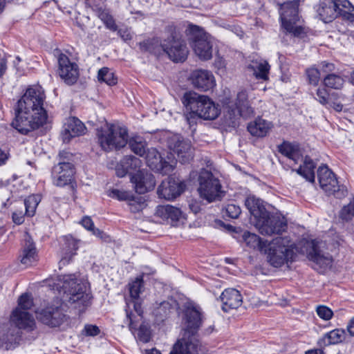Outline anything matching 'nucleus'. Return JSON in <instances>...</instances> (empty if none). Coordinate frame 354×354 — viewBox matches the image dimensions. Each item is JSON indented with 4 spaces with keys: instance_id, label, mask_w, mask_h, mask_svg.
Returning a JSON list of instances; mask_svg holds the SVG:
<instances>
[{
    "instance_id": "obj_1",
    "label": "nucleus",
    "mask_w": 354,
    "mask_h": 354,
    "mask_svg": "<svg viewBox=\"0 0 354 354\" xmlns=\"http://www.w3.org/2000/svg\"><path fill=\"white\" fill-rule=\"evenodd\" d=\"M46 95L39 85L28 88L17 102L15 118L12 124L22 134L43 126L47 120V112L44 108Z\"/></svg>"
},
{
    "instance_id": "obj_2",
    "label": "nucleus",
    "mask_w": 354,
    "mask_h": 354,
    "mask_svg": "<svg viewBox=\"0 0 354 354\" xmlns=\"http://www.w3.org/2000/svg\"><path fill=\"white\" fill-rule=\"evenodd\" d=\"M183 322V337L174 344L170 354H198V341L195 334L202 323L201 308L188 304L184 312Z\"/></svg>"
},
{
    "instance_id": "obj_3",
    "label": "nucleus",
    "mask_w": 354,
    "mask_h": 354,
    "mask_svg": "<svg viewBox=\"0 0 354 354\" xmlns=\"http://www.w3.org/2000/svg\"><path fill=\"white\" fill-rule=\"evenodd\" d=\"M245 205L253 216L255 226L261 234L269 236L279 234L286 229L287 223L285 218L270 214L259 198L249 196L245 199Z\"/></svg>"
},
{
    "instance_id": "obj_4",
    "label": "nucleus",
    "mask_w": 354,
    "mask_h": 354,
    "mask_svg": "<svg viewBox=\"0 0 354 354\" xmlns=\"http://www.w3.org/2000/svg\"><path fill=\"white\" fill-rule=\"evenodd\" d=\"M55 286L59 292H63V299L73 304L80 312L91 304V295L86 283L78 279L75 274L59 276Z\"/></svg>"
},
{
    "instance_id": "obj_5",
    "label": "nucleus",
    "mask_w": 354,
    "mask_h": 354,
    "mask_svg": "<svg viewBox=\"0 0 354 354\" xmlns=\"http://www.w3.org/2000/svg\"><path fill=\"white\" fill-rule=\"evenodd\" d=\"M183 105L190 111L189 116L196 115L205 120H214L221 113L220 106L209 97L195 92H187L182 99Z\"/></svg>"
},
{
    "instance_id": "obj_6",
    "label": "nucleus",
    "mask_w": 354,
    "mask_h": 354,
    "mask_svg": "<svg viewBox=\"0 0 354 354\" xmlns=\"http://www.w3.org/2000/svg\"><path fill=\"white\" fill-rule=\"evenodd\" d=\"M246 91L242 90L237 93L236 102L225 99L223 103L224 106L225 122L230 127H235L241 118H248L254 114V110L248 101Z\"/></svg>"
},
{
    "instance_id": "obj_7",
    "label": "nucleus",
    "mask_w": 354,
    "mask_h": 354,
    "mask_svg": "<svg viewBox=\"0 0 354 354\" xmlns=\"http://www.w3.org/2000/svg\"><path fill=\"white\" fill-rule=\"evenodd\" d=\"M97 136L102 149L106 151L122 148L128 142V132L125 127L107 122L97 129Z\"/></svg>"
},
{
    "instance_id": "obj_8",
    "label": "nucleus",
    "mask_w": 354,
    "mask_h": 354,
    "mask_svg": "<svg viewBox=\"0 0 354 354\" xmlns=\"http://www.w3.org/2000/svg\"><path fill=\"white\" fill-rule=\"evenodd\" d=\"M279 151L287 157L294 165L303 161V165L295 170V171L300 176H303L306 180L314 183L315 182V164L312 159L306 156L304 160L301 153L299 150L298 145L284 142L279 146ZM295 171V169H292Z\"/></svg>"
},
{
    "instance_id": "obj_9",
    "label": "nucleus",
    "mask_w": 354,
    "mask_h": 354,
    "mask_svg": "<svg viewBox=\"0 0 354 354\" xmlns=\"http://www.w3.org/2000/svg\"><path fill=\"white\" fill-rule=\"evenodd\" d=\"M268 261L275 268L281 267L285 263L293 261L295 255L288 237L279 236L273 239L264 250Z\"/></svg>"
},
{
    "instance_id": "obj_10",
    "label": "nucleus",
    "mask_w": 354,
    "mask_h": 354,
    "mask_svg": "<svg viewBox=\"0 0 354 354\" xmlns=\"http://www.w3.org/2000/svg\"><path fill=\"white\" fill-rule=\"evenodd\" d=\"M186 34L195 54L201 59L208 60L212 57V41L210 35L199 26L193 24L188 25Z\"/></svg>"
},
{
    "instance_id": "obj_11",
    "label": "nucleus",
    "mask_w": 354,
    "mask_h": 354,
    "mask_svg": "<svg viewBox=\"0 0 354 354\" xmlns=\"http://www.w3.org/2000/svg\"><path fill=\"white\" fill-rule=\"evenodd\" d=\"M299 0H293L284 3L280 8L282 27L295 37H301L304 33L302 26L297 24L299 21Z\"/></svg>"
},
{
    "instance_id": "obj_12",
    "label": "nucleus",
    "mask_w": 354,
    "mask_h": 354,
    "mask_svg": "<svg viewBox=\"0 0 354 354\" xmlns=\"http://www.w3.org/2000/svg\"><path fill=\"white\" fill-rule=\"evenodd\" d=\"M198 192L201 196L208 202L221 197V185L218 179L207 170H202L199 176Z\"/></svg>"
},
{
    "instance_id": "obj_13",
    "label": "nucleus",
    "mask_w": 354,
    "mask_h": 354,
    "mask_svg": "<svg viewBox=\"0 0 354 354\" xmlns=\"http://www.w3.org/2000/svg\"><path fill=\"white\" fill-rule=\"evenodd\" d=\"M317 177L321 188L328 195L333 194L337 198L346 195L347 191L340 186L334 173L325 165L319 167Z\"/></svg>"
},
{
    "instance_id": "obj_14",
    "label": "nucleus",
    "mask_w": 354,
    "mask_h": 354,
    "mask_svg": "<svg viewBox=\"0 0 354 354\" xmlns=\"http://www.w3.org/2000/svg\"><path fill=\"white\" fill-rule=\"evenodd\" d=\"M167 142L169 148L176 154L181 163L185 164L192 160L194 149L188 139L176 134L170 136Z\"/></svg>"
},
{
    "instance_id": "obj_15",
    "label": "nucleus",
    "mask_w": 354,
    "mask_h": 354,
    "mask_svg": "<svg viewBox=\"0 0 354 354\" xmlns=\"http://www.w3.org/2000/svg\"><path fill=\"white\" fill-rule=\"evenodd\" d=\"M161 46L174 62H183L187 58L188 50L185 41L176 35L171 34Z\"/></svg>"
},
{
    "instance_id": "obj_16",
    "label": "nucleus",
    "mask_w": 354,
    "mask_h": 354,
    "mask_svg": "<svg viewBox=\"0 0 354 354\" xmlns=\"http://www.w3.org/2000/svg\"><path fill=\"white\" fill-rule=\"evenodd\" d=\"M323 245L322 242L316 240H313L309 243L310 248L307 257L314 263L313 267L317 270L329 267L332 262L331 256L321 250Z\"/></svg>"
},
{
    "instance_id": "obj_17",
    "label": "nucleus",
    "mask_w": 354,
    "mask_h": 354,
    "mask_svg": "<svg viewBox=\"0 0 354 354\" xmlns=\"http://www.w3.org/2000/svg\"><path fill=\"white\" fill-rule=\"evenodd\" d=\"M189 80L195 88L204 92L212 90L216 85L214 75L206 69L193 71L189 75Z\"/></svg>"
},
{
    "instance_id": "obj_18",
    "label": "nucleus",
    "mask_w": 354,
    "mask_h": 354,
    "mask_svg": "<svg viewBox=\"0 0 354 354\" xmlns=\"http://www.w3.org/2000/svg\"><path fill=\"white\" fill-rule=\"evenodd\" d=\"M75 168L72 163L60 162L52 170L53 183L57 187H64L71 183Z\"/></svg>"
},
{
    "instance_id": "obj_19",
    "label": "nucleus",
    "mask_w": 354,
    "mask_h": 354,
    "mask_svg": "<svg viewBox=\"0 0 354 354\" xmlns=\"http://www.w3.org/2000/svg\"><path fill=\"white\" fill-rule=\"evenodd\" d=\"M58 73L60 77L67 84L75 83L79 77L77 65L71 62L68 57L63 53H61L58 57Z\"/></svg>"
},
{
    "instance_id": "obj_20",
    "label": "nucleus",
    "mask_w": 354,
    "mask_h": 354,
    "mask_svg": "<svg viewBox=\"0 0 354 354\" xmlns=\"http://www.w3.org/2000/svg\"><path fill=\"white\" fill-rule=\"evenodd\" d=\"M86 127L77 118L69 117L64 122L61 138L64 142H69L72 138L84 134Z\"/></svg>"
},
{
    "instance_id": "obj_21",
    "label": "nucleus",
    "mask_w": 354,
    "mask_h": 354,
    "mask_svg": "<svg viewBox=\"0 0 354 354\" xmlns=\"http://www.w3.org/2000/svg\"><path fill=\"white\" fill-rule=\"evenodd\" d=\"M185 189V185L173 178H168L161 183L157 189L159 198L166 200L174 199L180 196Z\"/></svg>"
},
{
    "instance_id": "obj_22",
    "label": "nucleus",
    "mask_w": 354,
    "mask_h": 354,
    "mask_svg": "<svg viewBox=\"0 0 354 354\" xmlns=\"http://www.w3.org/2000/svg\"><path fill=\"white\" fill-rule=\"evenodd\" d=\"M38 319L47 326L58 327L64 322L66 315L59 306H50L39 313Z\"/></svg>"
},
{
    "instance_id": "obj_23",
    "label": "nucleus",
    "mask_w": 354,
    "mask_h": 354,
    "mask_svg": "<svg viewBox=\"0 0 354 354\" xmlns=\"http://www.w3.org/2000/svg\"><path fill=\"white\" fill-rule=\"evenodd\" d=\"M146 161L149 167L154 171L167 174L173 170V166L164 160L155 148L148 149L146 153Z\"/></svg>"
},
{
    "instance_id": "obj_24",
    "label": "nucleus",
    "mask_w": 354,
    "mask_h": 354,
    "mask_svg": "<svg viewBox=\"0 0 354 354\" xmlns=\"http://www.w3.org/2000/svg\"><path fill=\"white\" fill-rule=\"evenodd\" d=\"M136 192L140 194L149 192L155 187L156 180L153 174L144 171H138L131 177Z\"/></svg>"
},
{
    "instance_id": "obj_25",
    "label": "nucleus",
    "mask_w": 354,
    "mask_h": 354,
    "mask_svg": "<svg viewBox=\"0 0 354 354\" xmlns=\"http://www.w3.org/2000/svg\"><path fill=\"white\" fill-rule=\"evenodd\" d=\"M10 321L19 329L31 331L35 328V321L33 316L28 311L15 308L10 316Z\"/></svg>"
},
{
    "instance_id": "obj_26",
    "label": "nucleus",
    "mask_w": 354,
    "mask_h": 354,
    "mask_svg": "<svg viewBox=\"0 0 354 354\" xmlns=\"http://www.w3.org/2000/svg\"><path fill=\"white\" fill-rule=\"evenodd\" d=\"M222 310L226 313L238 308L242 304V296L239 291L234 288H227L221 295Z\"/></svg>"
},
{
    "instance_id": "obj_27",
    "label": "nucleus",
    "mask_w": 354,
    "mask_h": 354,
    "mask_svg": "<svg viewBox=\"0 0 354 354\" xmlns=\"http://www.w3.org/2000/svg\"><path fill=\"white\" fill-rule=\"evenodd\" d=\"M19 337V330L9 323L0 326V347L10 349L18 342Z\"/></svg>"
},
{
    "instance_id": "obj_28",
    "label": "nucleus",
    "mask_w": 354,
    "mask_h": 354,
    "mask_svg": "<svg viewBox=\"0 0 354 354\" xmlns=\"http://www.w3.org/2000/svg\"><path fill=\"white\" fill-rule=\"evenodd\" d=\"M337 0H324L315 9L319 18L324 23H329L337 17Z\"/></svg>"
},
{
    "instance_id": "obj_29",
    "label": "nucleus",
    "mask_w": 354,
    "mask_h": 354,
    "mask_svg": "<svg viewBox=\"0 0 354 354\" xmlns=\"http://www.w3.org/2000/svg\"><path fill=\"white\" fill-rule=\"evenodd\" d=\"M24 241L25 243L20 255L21 263L30 266L38 259L37 249L32 239L28 234H26Z\"/></svg>"
},
{
    "instance_id": "obj_30",
    "label": "nucleus",
    "mask_w": 354,
    "mask_h": 354,
    "mask_svg": "<svg viewBox=\"0 0 354 354\" xmlns=\"http://www.w3.org/2000/svg\"><path fill=\"white\" fill-rule=\"evenodd\" d=\"M272 127L271 122L258 118L248 124V130L252 136L262 138L267 136Z\"/></svg>"
},
{
    "instance_id": "obj_31",
    "label": "nucleus",
    "mask_w": 354,
    "mask_h": 354,
    "mask_svg": "<svg viewBox=\"0 0 354 354\" xmlns=\"http://www.w3.org/2000/svg\"><path fill=\"white\" fill-rule=\"evenodd\" d=\"M345 339V331L343 329L336 328L326 333L318 341V345L324 348L332 344H337Z\"/></svg>"
},
{
    "instance_id": "obj_32",
    "label": "nucleus",
    "mask_w": 354,
    "mask_h": 354,
    "mask_svg": "<svg viewBox=\"0 0 354 354\" xmlns=\"http://www.w3.org/2000/svg\"><path fill=\"white\" fill-rule=\"evenodd\" d=\"M64 241V246L62 250V259L59 261L60 266L68 263L78 248L77 241L72 236H65Z\"/></svg>"
},
{
    "instance_id": "obj_33",
    "label": "nucleus",
    "mask_w": 354,
    "mask_h": 354,
    "mask_svg": "<svg viewBox=\"0 0 354 354\" xmlns=\"http://www.w3.org/2000/svg\"><path fill=\"white\" fill-rule=\"evenodd\" d=\"M315 99L326 108H333L337 112L342 111V104L332 101L330 100V95L324 87L318 88L317 89Z\"/></svg>"
},
{
    "instance_id": "obj_34",
    "label": "nucleus",
    "mask_w": 354,
    "mask_h": 354,
    "mask_svg": "<svg viewBox=\"0 0 354 354\" xmlns=\"http://www.w3.org/2000/svg\"><path fill=\"white\" fill-rule=\"evenodd\" d=\"M156 214L163 219L170 218L171 221H179L183 216L179 208L169 205L157 207Z\"/></svg>"
},
{
    "instance_id": "obj_35",
    "label": "nucleus",
    "mask_w": 354,
    "mask_h": 354,
    "mask_svg": "<svg viewBox=\"0 0 354 354\" xmlns=\"http://www.w3.org/2000/svg\"><path fill=\"white\" fill-rule=\"evenodd\" d=\"M337 17L344 20L354 21V6L348 0H337Z\"/></svg>"
},
{
    "instance_id": "obj_36",
    "label": "nucleus",
    "mask_w": 354,
    "mask_h": 354,
    "mask_svg": "<svg viewBox=\"0 0 354 354\" xmlns=\"http://www.w3.org/2000/svg\"><path fill=\"white\" fill-rule=\"evenodd\" d=\"M127 316L129 319V329L134 335L136 339L144 343L149 342L151 339V331L149 328L145 324H142L140 326L139 328L136 330L133 326V323L132 322L131 315L127 313Z\"/></svg>"
},
{
    "instance_id": "obj_37",
    "label": "nucleus",
    "mask_w": 354,
    "mask_h": 354,
    "mask_svg": "<svg viewBox=\"0 0 354 354\" xmlns=\"http://www.w3.org/2000/svg\"><path fill=\"white\" fill-rule=\"evenodd\" d=\"M256 78L266 80L270 71V65L265 60L254 61L249 66Z\"/></svg>"
},
{
    "instance_id": "obj_38",
    "label": "nucleus",
    "mask_w": 354,
    "mask_h": 354,
    "mask_svg": "<svg viewBox=\"0 0 354 354\" xmlns=\"http://www.w3.org/2000/svg\"><path fill=\"white\" fill-rule=\"evenodd\" d=\"M95 12L106 28L112 31H116L118 30V26L109 9L100 7L96 8Z\"/></svg>"
},
{
    "instance_id": "obj_39",
    "label": "nucleus",
    "mask_w": 354,
    "mask_h": 354,
    "mask_svg": "<svg viewBox=\"0 0 354 354\" xmlns=\"http://www.w3.org/2000/svg\"><path fill=\"white\" fill-rule=\"evenodd\" d=\"M243 239L245 244L251 248L257 249L262 252L266 248V243L255 234L245 232L243 234Z\"/></svg>"
},
{
    "instance_id": "obj_40",
    "label": "nucleus",
    "mask_w": 354,
    "mask_h": 354,
    "mask_svg": "<svg viewBox=\"0 0 354 354\" xmlns=\"http://www.w3.org/2000/svg\"><path fill=\"white\" fill-rule=\"evenodd\" d=\"M324 84L325 86L333 89H341L344 84V78L335 73L328 74L324 78Z\"/></svg>"
},
{
    "instance_id": "obj_41",
    "label": "nucleus",
    "mask_w": 354,
    "mask_h": 354,
    "mask_svg": "<svg viewBox=\"0 0 354 354\" xmlns=\"http://www.w3.org/2000/svg\"><path fill=\"white\" fill-rule=\"evenodd\" d=\"M129 145L136 154L143 156L146 153V142L141 137H134L129 140Z\"/></svg>"
},
{
    "instance_id": "obj_42",
    "label": "nucleus",
    "mask_w": 354,
    "mask_h": 354,
    "mask_svg": "<svg viewBox=\"0 0 354 354\" xmlns=\"http://www.w3.org/2000/svg\"><path fill=\"white\" fill-rule=\"evenodd\" d=\"M41 201L38 195H30L24 200V206L26 208V214L28 216H32L36 211V208Z\"/></svg>"
},
{
    "instance_id": "obj_43",
    "label": "nucleus",
    "mask_w": 354,
    "mask_h": 354,
    "mask_svg": "<svg viewBox=\"0 0 354 354\" xmlns=\"http://www.w3.org/2000/svg\"><path fill=\"white\" fill-rule=\"evenodd\" d=\"M98 80L105 82L108 85H115L117 83V79L114 74L106 67H104L99 70L97 74Z\"/></svg>"
},
{
    "instance_id": "obj_44",
    "label": "nucleus",
    "mask_w": 354,
    "mask_h": 354,
    "mask_svg": "<svg viewBox=\"0 0 354 354\" xmlns=\"http://www.w3.org/2000/svg\"><path fill=\"white\" fill-rule=\"evenodd\" d=\"M143 289V280L142 277H138L129 283L130 295L133 299L139 297L140 293Z\"/></svg>"
},
{
    "instance_id": "obj_45",
    "label": "nucleus",
    "mask_w": 354,
    "mask_h": 354,
    "mask_svg": "<svg viewBox=\"0 0 354 354\" xmlns=\"http://www.w3.org/2000/svg\"><path fill=\"white\" fill-rule=\"evenodd\" d=\"M127 205L129 210L133 213L141 212L146 207V204L142 197L135 198L133 196L128 201Z\"/></svg>"
},
{
    "instance_id": "obj_46",
    "label": "nucleus",
    "mask_w": 354,
    "mask_h": 354,
    "mask_svg": "<svg viewBox=\"0 0 354 354\" xmlns=\"http://www.w3.org/2000/svg\"><path fill=\"white\" fill-rule=\"evenodd\" d=\"M339 216L346 221H351L354 218V197L348 205L342 208Z\"/></svg>"
},
{
    "instance_id": "obj_47",
    "label": "nucleus",
    "mask_w": 354,
    "mask_h": 354,
    "mask_svg": "<svg viewBox=\"0 0 354 354\" xmlns=\"http://www.w3.org/2000/svg\"><path fill=\"white\" fill-rule=\"evenodd\" d=\"M120 161L130 171L136 170L141 166L140 160L133 156H124Z\"/></svg>"
},
{
    "instance_id": "obj_48",
    "label": "nucleus",
    "mask_w": 354,
    "mask_h": 354,
    "mask_svg": "<svg viewBox=\"0 0 354 354\" xmlns=\"http://www.w3.org/2000/svg\"><path fill=\"white\" fill-rule=\"evenodd\" d=\"M315 311L318 317L324 321H329L333 317V311L325 305H318Z\"/></svg>"
},
{
    "instance_id": "obj_49",
    "label": "nucleus",
    "mask_w": 354,
    "mask_h": 354,
    "mask_svg": "<svg viewBox=\"0 0 354 354\" xmlns=\"http://www.w3.org/2000/svg\"><path fill=\"white\" fill-rule=\"evenodd\" d=\"M33 306V301L31 296L28 294H23L18 299V306L21 310L28 311Z\"/></svg>"
},
{
    "instance_id": "obj_50",
    "label": "nucleus",
    "mask_w": 354,
    "mask_h": 354,
    "mask_svg": "<svg viewBox=\"0 0 354 354\" xmlns=\"http://www.w3.org/2000/svg\"><path fill=\"white\" fill-rule=\"evenodd\" d=\"M306 75L308 82L310 84L317 86L319 82L321 72L319 70L315 67L309 68L306 70Z\"/></svg>"
},
{
    "instance_id": "obj_51",
    "label": "nucleus",
    "mask_w": 354,
    "mask_h": 354,
    "mask_svg": "<svg viewBox=\"0 0 354 354\" xmlns=\"http://www.w3.org/2000/svg\"><path fill=\"white\" fill-rule=\"evenodd\" d=\"M108 195L111 198H115L119 201H127V202L131 197V195L128 192L117 189L110 190Z\"/></svg>"
},
{
    "instance_id": "obj_52",
    "label": "nucleus",
    "mask_w": 354,
    "mask_h": 354,
    "mask_svg": "<svg viewBox=\"0 0 354 354\" xmlns=\"http://www.w3.org/2000/svg\"><path fill=\"white\" fill-rule=\"evenodd\" d=\"M241 212L240 207L234 204H228L226 207V214L232 218H238Z\"/></svg>"
},
{
    "instance_id": "obj_53",
    "label": "nucleus",
    "mask_w": 354,
    "mask_h": 354,
    "mask_svg": "<svg viewBox=\"0 0 354 354\" xmlns=\"http://www.w3.org/2000/svg\"><path fill=\"white\" fill-rule=\"evenodd\" d=\"M330 100L335 101L337 103H341L342 105H348L350 104L349 100L345 95L342 93H333L330 94Z\"/></svg>"
},
{
    "instance_id": "obj_54",
    "label": "nucleus",
    "mask_w": 354,
    "mask_h": 354,
    "mask_svg": "<svg viewBox=\"0 0 354 354\" xmlns=\"http://www.w3.org/2000/svg\"><path fill=\"white\" fill-rule=\"evenodd\" d=\"M319 70L321 73L325 74H331L335 71V65L328 62H322L319 64Z\"/></svg>"
},
{
    "instance_id": "obj_55",
    "label": "nucleus",
    "mask_w": 354,
    "mask_h": 354,
    "mask_svg": "<svg viewBox=\"0 0 354 354\" xmlns=\"http://www.w3.org/2000/svg\"><path fill=\"white\" fill-rule=\"evenodd\" d=\"M83 332L87 336H95L99 334L100 329L95 325L88 324L84 326Z\"/></svg>"
},
{
    "instance_id": "obj_56",
    "label": "nucleus",
    "mask_w": 354,
    "mask_h": 354,
    "mask_svg": "<svg viewBox=\"0 0 354 354\" xmlns=\"http://www.w3.org/2000/svg\"><path fill=\"white\" fill-rule=\"evenodd\" d=\"M129 171L130 170L121 161L115 167V174L120 178L125 176Z\"/></svg>"
},
{
    "instance_id": "obj_57",
    "label": "nucleus",
    "mask_w": 354,
    "mask_h": 354,
    "mask_svg": "<svg viewBox=\"0 0 354 354\" xmlns=\"http://www.w3.org/2000/svg\"><path fill=\"white\" fill-rule=\"evenodd\" d=\"M118 35L124 41H127L132 39L131 31L129 28H120L117 30Z\"/></svg>"
},
{
    "instance_id": "obj_58",
    "label": "nucleus",
    "mask_w": 354,
    "mask_h": 354,
    "mask_svg": "<svg viewBox=\"0 0 354 354\" xmlns=\"http://www.w3.org/2000/svg\"><path fill=\"white\" fill-rule=\"evenodd\" d=\"M81 223L84 228L88 230H92L93 229V222L92 221L91 218L88 216L84 217L81 221Z\"/></svg>"
},
{
    "instance_id": "obj_59",
    "label": "nucleus",
    "mask_w": 354,
    "mask_h": 354,
    "mask_svg": "<svg viewBox=\"0 0 354 354\" xmlns=\"http://www.w3.org/2000/svg\"><path fill=\"white\" fill-rule=\"evenodd\" d=\"M6 59L4 56H0V78L4 75L7 70Z\"/></svg>"
},
{
    "instance_id": "obj_60",
    "label": "nucleus",
    "mask_w": 354,
    "mask_h": 354,
    "mask_svg": "<svg viewBox=\"0 0 354 354\" xmlns=\"http://www.w3.org/2000/svg\"><path fill=\"white\" fill-rule=\"evenodd\" d=\"M12 220L15 223L20 225L24 222V216L21 214H18L17 212H14L12 214Z\"/></svg>"
},
{
    "instance_id": "obj_61",
    "label": "nucleus",
    "mask_w": 354,
    "mask_h": 354,
    "mask_svg": "<svg viewBox=\"0 0 354 354\" xmlns=\"http://www.w3.org/2000/svg\"><path fill=\"white\" fill-rule=\"evenodd\" d=\"M346 329L349 335L354 337V317L348 323Z\"/></svg>"
},
{
    "instance_id": "obj_62",
    "label": "nucleus",
    "mask_w": 354,
    "mask_h": 354,
    "mask_svg": "<svg viewBox=\"0 0 354 354\" xmlns=\"http://www.w3.org/2000/svg\"><path fill=\"white\" fill-rule=\"evenodd\" d=\"M7 159V154L0 149V165L4 164Z\"/></svg>"
},
{
    "instance_id": "obj_63",
    "label": "nucleus",
    "mask_w": 354,
    "mask_h": 354,
    "mask_svg": "<svg viewBox=\"0 0 354 354\" xmlns=\"http://www.w3.org/2000/svg\"><path fill=\"white\" fill-rule=\"evenodd\" d=\"M305 354H324L322 349L309 350Z\"/></svg>"
},
{
    "instance_id": "obj_64",
    "label": "nucleus",
    "mask_w": 354,
    "mask_h": 354,
    "mask_svg": "<svg viewBox=\"0 0 354 354\" xmlns=\"http://www.w3.org/2000/svg\"><path fill=\"white\" fill-rule=\"evenodd\" d=\"M92 231L93 232V234H95V236H99L101 239L103 238L104 233L102 231H100L99 229H95L93 227V229L92 230Z\"/></svg>"
}]
</instances>
